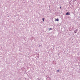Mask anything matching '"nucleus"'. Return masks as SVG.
<instances>
[{
  "mask_svg": "<svg viewBox=\"0 0 80 80\" xmlns=\"http://www.w3.org/2000/svg\"><path fill=\"white\" fill-rule=\"evenodd\" d=\"M56 20H58V19H57Z\"/></svg>",
  "mask_w": 80,
  "mask_h": 80,
  "instance_id": "39448f33",
  "label": "nucleus"
},
{
  "mask_svg": "<svg viewBox=\"0 0 80 80\" xmlns=\"http://www.w3.org/2000/svg\"><path fill=\"white\" fill-rule=\"evenodd\" d=\"M43 22H44V20H43Z\"/></svg>",
  "mask_w": 80,
  "mask_h": 80,
  "instance_id": "6e6552de",
  "label": "nucleus"
},
{
  "mask_svg": "<svg viewBox=\"0 0 80 80\" xmlns=\"http://www.w3.org/2000/svg\"><path fill=\"white\" fill-rule=\"evenodd\" d=\"M66 15H70V13L69 12H67V13H66Z\"/></svg>",
  "mask_w": 80,
  "mask_h": 80,
  "instance_id": "f257e3e1",
  "label": "nucleus"
},
{
  "mask_svg": "<svg viewBox=\"0 0 80 80\" xmlns=\"http://www.w3.org/2000/svg\"><path fill=\"white\" fill-rule=\"evenodd\" d=\"M57 21H58V20H57Z\"/></svg>",
  "mask_w": 80,
  "mask_h": 80,
  "instance_id": "0eeeda50",
  "label": "nucleus"
},
{
  "mask_svg": "<svg viewBox=\"0 0 80 80\" xmlns=\"http://www.w3.org/2000/svg\"><path fill=\"white\" fill-rule=\"evenodd\" d=\"M61 8H62V7H60V8L61 9Z\"/></svg>",
  "mask_w": 80,
  "mask_h": 80,
  "instance_id": "423d86ee",
  "label": "nucleus"
},
{
  "mask_svg": "<svg viewBox=\"0 0 80 80\" xmlns=\"http://www.w3.org/2000/svg\"><path fill=\"white\" fill-rule=\"evenodd\" d=\"M45 19L44 18H42V20H44Z\"/></svg>",
  "mask_w": 80,
  "mask_h": 80,
  "instance_id": "20e7f679",
  "label": "nucleus"
},
{
  "mask_svg": "<svg viewBox=\"0 0 80 80\" xmlns=\"http://www.w3.org/2000/svg\"><path fill=\"white\" fill-rule=\"evenodd\" d=\"M48 30L49 31L50 30H52V28H48Z\"/></svg>",
  "mask_w": 80,
  "mask_h": 80,
  "instance_id": "f03ea898",
  "label": "nucleus"
},
{
  "mask_svg": "<svg viewBox=\"0 0 80 80\" xmlns=\"http://www.w3.org/2000/svg\"><path fill=\"white\" fill-rule=\"evenodd\" d=\"M59 71H60V70H58L57 71V72H59Z\"/></svg>",
  "mask_w": 80,
  "mask_h": 80,
  "instance_id": "7ed1b4c3",
  "label": "nucleus"
}]
</instances>
